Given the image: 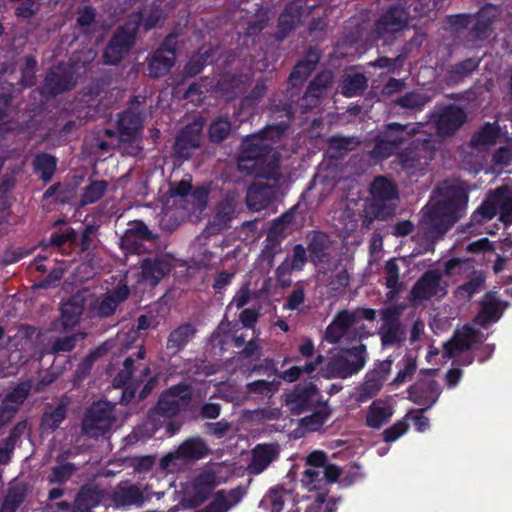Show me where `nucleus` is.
Segmentation results:
<instances>
[{
    "label": "nucleus",
    "instance_id": "f257e3e1",
    "mask_svg": "<svg viewBox=\"0 0 512 512\" xmlns=\"http://www.w3.org/2000/svg\"><path fill=\"white\" fill-rule=\"evenodd\" d=\"M283 131L278 125L267 126L241 142L237 165L239 171L255 178L246 194V203L254 211L266 209L276 197L280 155L270 141L280 138Z\"/></svg>",
    "mask_w": 512,
    "mask_h": 512
},
{
    "label": "nucleus",
    "instance_id": "f03ea898",
    "mask_svg": "<svg viewBox=\"0 0 512 512\" xmlns=\"http://www.w3.org/2000/svg\"><path fill=\"white\" fill-rule=\"evenodd\" d=\"M440 199L422 209L421 225L426 240L435 242L441 239L462 217L465 216L469 189L464 181L444 180L434 190Z\"/></svg>",
    "mask_w": 512,
    "mask_h": 512
},
{
    "label": "nucleus",
    "instance_id": "7ed1b4c3",
    "mask_svg": "<svg viewBox=\"0 0 512 512\" xmlns=\"http://www.w3.org/2000/svg\"><path fill=\"white\" fill-rule=\"evenodd\" d=\"M371 201L367 207L369 221L387 220L394 216L399 192L396 184L386 176H377L370 185Z\"/></svg>",
    "mask_w": 512,
    "mask_h": 512
},
{
    "label": "nucleus",
    "instance_id": "20e7f679",
    "mask_svg": "<svg viewBox=\"0 0 512 512\" xmlns=\"http://www.w3.org/2000/svg\"><path fill=\"white\" fill-rule=\"evenodd\" d=\"M419 127L410 124L390 122L373 138L374 146L369 152L372 159L386 160L400 150L409 138L415 136Z\"/></svg>",
    "mask_w": 512,
    "mask_h": 512
},
{
    "label": "nucleus",
    "instance_id": "39448f33",
    "mask_svg": "<svg viewBox=\"0 0 512 512\" xmlns=\"http://www.w3.org/2000/svg\"><path fill=\"white\" fill-rule=\"evenodd\" d=\"M435 155V141L431 137L416 138L398 152L397 161L408 176L418 177L426 173Z\"/></svg>",
    "mask_w": 512,
    "mask_h": 512
},
{
    "label": "nucleus",
    "instance_id": "423d86ee",
    "mask_svg": "<svg viewBox=\"0 0 512 512\" xmlns=\"http://www.w3.org/2000/svg\"><path fill=\"white\" fill-rule=\"evenodd\" d=\"M192 400V387L182 381L161 392L156 404L148 411V418L156 421L159 417L173 419L185 410Z\"/></svg>",
    "mask_w": 512,
    "mask_h": 512
},
{
    "label": "nucleus",
    "instance_id": "0eeeda50",
    "mask_svg": "<svg viewBox=\"0 0 512 512\" xmlns=\"http://www.w3.org/2000/svg\"><path fill=\"white\" fill-rule=\"evenodd\" d=\"M178 36L168 34L159 47L147 58V71L151 78H161L170 73L176 63Z\"/></svg>",
    "mask_w": 512,
    "mask_h": 512
},
{
    "label": "nucleus",
    "instance_id": "6e6552de",
    "mask_svg": "<svg viewBox=\"0 0 512 512\" xmlns=\"http://www.w3.org/2000/svg\"><path fill=\"white\" fill-rule=\"evenodd\" d=\"M286 405L293 415H300L327 403L313 382L298 383L286 394Z\"/></svg>",
    "mask_w": 512,
    "mask_h": 512
},
{
    "label": "nucleus",
    "instance_id": "1a4fd4ad",
    "mask_svg": "<svg viewBox=\"0 0 512 512\" xmlns=\"http://www.w3.org/2000/svg\"><path fill=\"white\" fill-rule=\"evenodd\" d=\"M366 360V346L360 344L330 359L327 370L332 377L345 379L358 373L365 366Z\"/></svg>",
    "mask_w": 512,
    "mask_h": 512
},
{
    "label": "nucleus",
    "instance_id": "9d476101",
    "mask_svg": "<svg viewBox=\"0 0 512 512\" xmlns=\"http://www.w3.org/2000/svg\"><path fill=\"white\" fill-rule=\"evenodd\" d=\"M136 36L137 27L130 28L129 23L117 28L103 50L104 64L118 65L135 44Z\"/></svg>",
    "mask_w": 512,
    "mask_h": 512
},
{
    "label": "nucleus",
    "instance_id": "9b49d317",
    "mask_svg": "<svg viewBox=\"0 0 512 512\" xmlns=\"http://www.w3.org/2000/svg\"><path fill=\"white\" fill-rule=\"evenodd\" d=\"M114 419L113 407L108 402H95L84 415L82 430L91 437L104 435L110 430Z\"/></svg>",
    "mask_w": 512,
    "mask_h": 512
},
{
    "label": "nucleus",
    "instance_id": "f8f14e48",
    "mask_svg": "<svg viewBox=\"0 0 512 512\" xmlns=\"http://www.w3.org/2000/svg\"><path fill=\"white\" fill-rule=\"evenodd\" d=\"M76 84L77 78L73 68L64 63H58L47 70L41 91L44 96L56 97L72 90Z\"/></svg>",
    "mask_w": 512,
    "mask_h": 512
},
{
    "label": "nucleus",
    "instance_id": "ddd939ff",
    "mask_svg": "<svg viewBox=\"0 0 512 512\" xmlns=\"http://www.w3.org/2000/svg\"><path fill=\"white\" fill-rule=\"evenodd\" d=\"M401 313V307L395 305L381 310L382 324L378 334L384 347L399 346L406 341V331L400 320Z\"/></svg>",
    "mask_w": 512,
    "mask_h": 512
},
{
    "label": "nucleus",
    "instance_id": "4468645a",
    "mask_svg": "<svg viewBox=\"0 0 512 512\" xmlns=\"http://www.w3.org/2000/svg\"><path fill=\"white\" fill-rule=\"evenodd\" d=\"M409 14L400 4L388 6L375 20L373 33L377 39H384L403 31L408 25Z\"/></svg>",
    "mask_w": 512,
    "mask_h": 512
},
{
    "label": "nucleus",
    "instance_id": "2eb2a0df",
    "mask_svg": "<svg viewBox=\"0 0 512 512\" xmlns=\"http://www.w3.org/2000/svg\"><path fill=\"white\" fill-rule=\"evenodd\" d=\"M139 282L152 288L167 277L172 271L170 259L163 254H154L143 257L140 262Z\"/></svg>",
    "mask_w": 512,
    "mask_h": 512
},
{
    "label": "nucleus",
    "instance_id": "dca6fc26",
    "mask_svg": "<svg viewBox=\"0 0 512 512\" xmlns=\"http://www.w3.org/2000/svg\"><path fill=\"white\" fill-rule=\"evenodd\" d=\"M237 208V194L233 191L226 192L215 208V214L206 225L205 232L208 236L217 235L230 227L235 217Z\"/></svg>",
    "mask_w": 512,
    "mask_h": 512
},
{
    "label": "nucleus",
    "instance_id": "f3484780",
    "mask_svg": "<svg viewBox=\"0 0 512 512\" xmlns=\"http://www.w3.org/2000/svg\"><path fill=\"white\" fill-rule=\"evenodd\" d=\"M210 450L207 443L199 436L190 437L184 440L173 452L165 455L160 460V466L168 469L171 463L176 460L197 461L203 459L209 454Z\"/></svg>",
    "mask_w": 512,
    "mask_h": 512
},
{
    "label": "nucleus",
    "instance_id": "a211bd4d",
    "mask_svg": "<svg viewBox=\"0 0 512 512\" xmlns=\"http://www.w3.org/2000/svg\"><path fill=\"white\" fill-rule=\"evenodd\" d=\"M437 133L442 137L454 135L466 122L467 115L463 108L448 104L432 117Z\"/></svg>",
    "mask_w": 512,
    "mask_h": 512
},
{
    "label": "nucleus",
    "instance_id": "6ab92c4d",
    "mask_svg": "<svg viewBox=\"0 0 512 512\" xmlns=\"http://www.w3.org/2000/svg\"><path fill=\"white\" fill-rule=\"evenodd\" d=\"M407 393L410 401L422 406L417 412L424 413L437 402L441 389L436 380L421 379L411 385L407 389Z\"/></svg>",
    "mask_w": 512,
    "mask_h": 512
},
{
    "label": "nucleus",
    "instance_id": "aec40b11",
    "mask_svg": "<svg viewBox=\"0 0 512 512\" xmlns=\"http://www.w3.org/2000/svg\"><path fill=\"white\" fill-rule=\"evenodd\" d=\"M392 360L386 359L374 365V368L365 375L360 388V399L367 400L374 397L383 387L385 380L391 372Z\"/></svg>",
    "mask_w": 512,
    "mask_h": 512
},
{
    "label": "nucleus",
    "instance_id": "412c9836",
    "mask_svg": "<svg viewBox=\"0 0 512 512\" xmlns=\"http://www.w3.org/2000/svg\"><path fill=\"white\" fill-rule=\"evenodd\" d=\"M130 295L127 285H119L111 292L104 294L98 298L94 305L90 307L91 312L100 319L113 316L118 306L126 301Z\"/></svg>",
    "mask_w": 512,
    "mask_h": 512
},
{
    "label": "nucleus",
    "instance_id": "4be33fe9",
    "mask_svg": "<svg viewBox=\"0 0 512 512\" xmlns=\"http://www.w3.org/2000/svg\"><path fill=\"white\" fill-rule=\"evenodd\" d=\"M200 145L201 126L195 123L189 124L182 128L177 134L174 144V153L180 158L189 159Z\"/></svg>",
    "mask_w": 512,
    "mask_h": 512
},
{
    "label": "nucleus",
    "instance_id": "5701e85b",
    "mask_svg": "<svg viewBox=\"0 0 512 512\" xmlns=\"http://www.w3.org/2000/svg\"><path fill=\"white\" fill-rule=\"evenodd\" d=\"M280 449L278 444L261 443L251 450V461L247 471L251 475H258L265 471L271 463L279 458Z\"/></svg>",
    "mask_w": 512,
    "mask_h": 512
},
{
    "label": "nucleus",
    "instance_id": "b1692460",
    "mask_svg": "<svg viewBox=\"0 0 512 512\" xmlns=\"http://www.w3.org/2000/svg\"><path fill=\"white\" fill-rule=\"evenodd\" d=\"M333 74L330 70H323L309 82L301 99V106L307 110L317 107L323 92L331 85Z\"/></svg>",
    "mask_w": 512,
    "mask_h": 512
},
{
    "label": "nucleus",
    "instance_id": "393cba45",
    "mask_svg": "<svg viewBox=\"0 0 512 512\" xmlns=\"http://www.w3.org/2000/svg\"><path fill=\"white\" fill-rule=\"evenodd\" d=\"M477 333V330L469 325H465L462 330H456L452 338L443 345L444 356L451 359L470 350L472 344L476 342Z\"/></svg>",
    "mask_w": 512,
    "mask_h": 512
},
{
    "label": "nucleus",
    "instance_id": "a878e982",
    "mask_svg": "<svg viewBox=\"0 0 512 512\" xmlns=\"http://www.w3.org/2000/svg\"><path fill=\"white\" fill-rule=\"evenodd\" d=\"M307 250L310 260L314 264H326L331 260V239L322 231H313L307 236Z\"/></svg>",
    "mask_w": 512,
    "mask_h": 512
},
{
    "label": "nucleus",
    "instance_id": "bb28decb",
    "mask_svg": "<svg viewBox=\"0 0 512 512\" xmlns=\"http://www.w3.org/2000/svg\"><path fill=\"white\" fill-rule=\"evenodd\" d=\"M319 60L320 56L318 52L310 48L306 54L294 65L288 78L289 85L292 87H298L302 85L315 70Z\"/></svg>",
    "mask_w": 512,
    "mask_h": 512
},
{
    "label": "nucleus",
    "instance_id": "cd10ccee",
    "mask_svg": "<svg viewBox=\"0 0 512 512\" xmlns=\"http://www.w3.org/2000/svg\"><path fill=\"white\" fill-rule=\"evenodd\" d=\"M441 282V275L436 270L426 271L411 289L412 299L418 301L429 300L437 295Z\"/></svg>",
    "mask_w": 512,
    "mask_h": 512
},
{
    "label": "nucleus",
    "instance_id": "c85d7f7f",
    "mask_svg": "<svg viewBox=\"0 0 512 512\" xmlns=\"http://www.w3.org/2000/svg\"><path fill=\"white\" fill-rule=\"evenodd\" d=\"M111 499L116 507H128L141 505L144 501V496L137 484L120 482L113 490Z\"/></svg>",
    "mask_w": 512,
    "mask_h": 512
},
{
    "label": "nucleus",
    "instance_id": "c756f323",
    "mask_svg": "<svg viewBox=\"0 0 512 512\" xmlns=\"http://www.w3.org/2000/svg\"><path fill=\"white\" fill-rule=\"evenodd\" d=\"M197 330L191 323H183L173 329L166 341V350L170 356L179 354L194 338Z\"/></svg>",
    "mask_w": 512,
    "mask_h": 512
},
{
    "label": "nucleus",
    "instance_id": "7c9ffc66",
    "mask_svg": "<svg viewBox=\"0 0 512 512\" xmlns=\"http://www.w3.org/2000/svg\"><path fill=\"white\" fill-rule=\"evenodd\" d=\"M85 298L80 294L72 295L61 305V324L64 329L74 328L84 312Z\"/></svg>",
    "mask_w": 512,
    "mask_h": 512
},
{
    "label": "nucleus",
    "instance_id": "2f4dec72",
    "mask_svg": "<svg viewBox=\"0 0 512 512\" xmlns=\"http://www.w3.org/2000/svg\"><path fill=\"white\" fill-rule=\"evenodd\" d=\"M394 414L393 407L383 401H373L367 409L365 424L371 429H380L387 424Z\"/></svg>",
    "mask_w": 512,
    "mask_h": 512
},
{
    "label": "nucleus",
    "instance_id": "473e14b6",
    "mask_svg": "<svg viewBox=\"0 0 512 512\" xmlns=\"http://www.w3.org/2000/svg\"><path fill=\"white\" fill-rule=\"evenodd\" d=\"M103 492L97 487L83 485L76 494L72 512H91L103 499Z\"/></svg>",
    "mask_w": 512,
    "mask_h": 512
},
{
    "label": "nucleus",
    "instance_id": "72a5a7b5",
    "mask_svg": "<svg viewBox=\"0 0 512 512\" xmlns=\"http://www.w3.org/2000/svg\"><path fill=\"white\" fill-rule=\"evenodd\" d=\"M117 127L120 139L123 142H132L136 139L142 128V119L139 114L132 111H124L119 115Z\"/></svg>",
    "mask_w": 512,
    "mask_h": 512
},
{
    "label": "nucleus",
    "instance_id": "f704fd0d",
    "mask_svg": "<svg viewBox=\"0 0 512 512\" xmlns=\"http://www.w3.org/2000/svg\"><path fill=\"white\" fill-rule=\"evenodd\" d=\"M498 213L494 191H490L486 199L480 206L472 213L469 223L466 225L469 232H473L471 228L475 225H482L483 223L492 220Z\"/></svg>",
    "mask_w": 512,
    "mask_h": 512
},
{
    "label": "nucleus",
    "instance_id": "c9c22d12",
    "mask_svg": "<svg viewBox=\"0 0 512 512\" xmlns=\"http://www.w3.org/2000/svg\"><path fill=\"white\" fill-rule=\"evenodd\" d=\"M498 213L494 191H490L486 199L480 206L472 213L469 223L466 225L469 232H473L471 228L475 225H482L483 223L492 220Z\"/></svg>",
    "mask_w": 512,
    "mask_h": 512
},
{
    "label": "nucleus",
    "instance_id": "e433bc0d",
    "mask_svg": "<svg viewBox=\"0 0 512 512\" xmlns=\"http://www.w3.org/2000/svg\"><path fill=\"white\" fill-rule=\"evenodd\" d=\"M57 158L47 152L37 153L32 161V168L35 174H39V178L43 183H49L56 170Z\"/></svg>",
    "mask_w": 512,
    "mask_h": 512
},
{
    "label": "nucleus",
    "instance_id": "4c0bfd02",
    "mask_svg": "<svg viewBox=\"0 0 512 512\" xmlns=\"http://www.w3.org/2000/svg\"><path fill=\"white\" fill-rule=\"evenodd\" d=\"M481 59L476 57L466 58L450 67L447 71L449 84H459L478 69Z\"/></svg>",
    "mask_w": 512,
    "mask_h": 512
},
{
    "label": "nucleus",
    "instance_id": "58836bf2",
    "mask_svg": "<svg viewBox=\"0 0 512 512\" xmlns=\"http://www.w3.org/2000/svg\"><path fill=\"white\" fill-rule=\"evenodd\" d=\"M432 100L431 96L420 90H413L405 93L393 101L395 106L413 112L422 111Z\"/></svg>",
    "mask_w": 512,
    "mask_h": 512
},
{
    "label": "nucleus",
    "instance_id": "ea45409f",
    "mask_svg": "<svg viewBox=\"0 0 512 512\" xmlns=\"http://www.w3.org/2000/svg\"><path fill=\"white\" fill-rule=\"evenodd\" d=\"M215 49L212 47H201L195 54H193L183 69L185 77H195L200 74L209 60L214 56Z\"/></svg>",
    "mask_w": 512,
    "mask_h": 512
},
{
    "label": "nucleus",
    "instance_id": "a19ab883",
    "mask_svg": "<svg viewBox=\"0 0 512 512\" xmlns=\"http://www.w3.org/2000/svg\"><path fill=\"white\" fill-rule=\"evenodd\" d=\"M498 136V125L496 123L486 122L479 130L473 133L470 146L475 149L491 146L496 143Z\"/></svg>",
    "mask_w": 512,
    "mask_h": 512
},
{
    "label": "nucleus",
    "instance_id": "79ce46f5",
    "mask_svg": "<svg viewBox=\"0 0 512 512\" xmlns=\"http://www.w3.org/2000/svg\"><path fill=\"white\" fill-rule=\"evenodd\" d=\"M368 87V79L363 73L347 74L340 85L341 94L346 98L361 95Z\"/></svg>",
    "mask_w": 512,
    "mask_h": 512
},
{
    "label": "nucleus",
    "instance_id": "37998d69",
    "mask_svg": "<svg viewBox=\"0 0 512 512\" xmlns=\"http://www.w3.org/2000/svg\"><path fill=\"white\" fill-rule=\"evenodd\" d=\"M494 191L499 219L505 224L512 223V191L506 186H500Z\"/></svg>",
    "mask_w": 512,
    "mask_h": 512
},
{
    "label": "nucleus",
    "instance_id": "c03bdc74",
    "mask_svg": "<svg viewBox=\"0 0 512 512\" xmlns=\"http://www.w3.org/2000/svg\"><path fill=\"white\" fill-rule=\"evenodd\" d=\"M385 285L389 289L387 293L388 299H393L403 288V284L399 282L400 267L397 258H390L384 266Z\"/></svg>",
    "mask_w": 512,
    "mask_h": 512
},
{
    "label": "nucleus",
    "instance_id": "a18cd8bd",
    "mask_svg": "<svg viewBox=\"0 0 512 512\" xmlns=\"http://www.w3.org/2000/svg\"><path fill=\"white\" fill-rule=\"evenodd\" d=\"M231 129L232 124L229 118L219 116L209 124L208 139L213 144H220L229 137Z\"/></svg>",
    "mask_w": 512,
    "mask_h": 512
},
{
    "label": "nucleus",
    "instance_id": "49530a36",
    "mask_svg": "<svg viewBox=\"0 0 512 512\" xmlns=\"http://www.w3.org/2000/svg\"><path fill=\"white\" fill-rule=\"evenodd\" d=\"M162 18V12L160 9L155 8L152 9L148 14L144 15L142 12L132 13L129 17V20L126 23H129V27L136 26L137 31L139 27L142 25L145 31H149L156 27L159 21Z\"/></svg>",
    "mask_w": 512,
    "mask_h": 512
},
{
    "label": "nucleus",
    "instance_id": "de8ad7c7",
    "mask_svg": "<svg viewBox=\"0 0 512 512\" xmlns=\"http://www.w3.org/2000/svg\"><path fill=\"white\" fill-rule=\"evenodd\" d=\"M311 411L313 412L310 415L301 419L302 426L306 427L310 431L320 429L327 422L332 413L328 403L320 405Z\"/></svg>",
    "mask_w": 512,
    "mask_h": 512
},
{
    "label": "nucleus",
    "instance_id": "09e8293b",
    "mask_svg": "<svg viewBox=\"0 0 512 512\" xmlns=\"http://www.w3.org/2000/svg\"><path fill=\"white\" fill-rule=\"evenodd\" d=\"M287 496L288 493L283 487L271 488L261 500L260 506L271 512H282Z\"/></svg>",
    "mask_w": 512,
    "mask_h": 512
},
{
    "label": "nucleus",
    "instance_id": "8fccbe9b",
    "mask_svg": "<svg viewBox=\"0 0 512 512\" xmlns=\"http://www.w3.org/2000/svg\"><path fill=\"white\" fill-rule=\"evenodd\" d=\"M217 485L216 474L211 470H205L195 477L193 488L197 495L205 499Z\"/></svg>",
    "mask_w": 512,
    "mask_h": 512
},
{
    "label": "nucleus",
    "instance_id": "3c124183",
    "mask_svg": "<svg viewBox=\"0 0 512 512\" xmlns=\"http://www.w3.org/2000/svg\"><path fill=\"white\" fill-rule=\"evenodd\" d=\"M76 470L75 464L71 462L55 465L51 468L47 481L49 484H65L72 478Z\"/></svg>",
    "mask_w": 512,
    "mask_h": 512
},
{
    "label": "nucleus",
    "instance_id": "603ef678",
    "mask_svg": "<svg viewBox=\"0 0 512 512\" xmlns=\"http://www.w3.org/2000/svg\"><path fill=\"white\" fill-rule=\"evenodd\" d=\"M67 415L66 406L62 403L58 404L51 412H45L42 416L41 426L44 430L54 432L65 420Z\"/></svg>",
    "mask_w": 512,
    "mask_h": 512
},
{
    "label": "nucleus",
    "instance_id": "864d4df0",
    "mask_svg": "<svg viewBox=\"0 0 512 512\" xmlns=\"http://www.w3.org/2000/svg\"><path fill=\"white\" fill-rule=\"evenodd\" d=\"M481 310L479 313V318L482 319L483 322H492L497 321L499 319V300L492 294V292H487L485 294V300L481 303Z\"/></svg>",
    "mask_w": 512,
    "mask_h": 512
},
{
    "label": "nucleus",
    "instance_id": "5fc2aeb1",
    "mask_svg": "<svg viewBox=\"0 0 512 512\" xmlns=\"http://www.w3.org/2000/svg\"><path fill=\"white\" fill-rule=\"evenodd\" d=\"M107 187L108 183L105 180L91 181L90 184L84 188L81 195V203L83 205L96 203L103 197Z\"/></svg>",
    "mask_w": 512,
    "mask_h": 512
},
{
    "label": "nucleus",
    "instance_id": "6e6d98bb",
    "mask_svg": "<svg viewBox=\"0 0 512 512\" xmlns=\"http://www.w3.org/2000/svg\"><path fill=\"white\" fill-rule=\"evenodd\" d=\"M399 364H401L402 367L399 369L395 378L390 383L392 387H398L407 379H410L415 374L417 369L416 359L411 355H405Z\"/></svg>",
    "mask_w": 512,
    "mask_h": 512
},
{
    "label": "nucleus",
    "instance_id": "4d7b16f0",
    "mask_svg": "<svg viewBox=\"0 0 512 512\" xmlns=\"http://www.w3.org/2000/svg\"><path fill=\"white\" fill-rule=\"evenodd\" d=\"M485 283V275L482 271H473L469 280L458 287L459 294L465 295L468 299L479 293Z\"/></svg>",
    "mask_w": 512,
    "mask_h": 512
},
{
    "label": "nucleus",
    "instance_id": "13d9d810",
    "mask_svg": "<svg viewBox=\"0 0 512 512\" xmlns=\"http://www.w3.org/2000/svg\"><path fill=\"white\" fill-rule=\"evenodd\" d=\"M31 387V382H21L16 387H14L12 391L5 395L3 401L8 404H12L13 406H17V409L19 410V407L28 398Z\"/></svg>",
    "mask_w": 512,
    "mask_h": 512
},
{
    "label": "nucleus",
    "instance_id": "bf43d9fd",
    "mask_svg": "<svg viewBox=\"0 0 512 512\" xmlns=\"http://www.w3.org/2000/svg\"><path fill=\"white\" fill-rule=\"evenodd\" d=\"M36 68L37 61L34 56L27 55L25 57V62L23 67L21 68V78L20 84L23 87H32L36 83Z\"/></svg>",
    "mask_w": 512,
    "mask_h": 512
},
{
    "label": "nucleus",
    "instance_id": "052dcab7",
    "mask_svg": "<svg viewBox=\"0 0 512 512\" xmlns=\"http://www.w3.org/2000/svg\"><path fill=\"white\" fill-rule=\"evenodd\" d=\"M96 21V10L90 6L85 5L79 7L76 16V26L81 28L83 32L89 31V28Z\"/></svg>",
    "mask_w": 512,
    "mask_h": 512
},
{
    "label": "nucleus",
    "instance_id": "680f3d73",
    "mask_svg": "<svg viewBox=\"0 0 512 512\" xmlns=\"http://www.w3.org/2000/svg\"><path fill=\"white\" fill-rule=\"evenodd\" d=\"M24 501V493L19 489H10L0 507V512H16Z\"/></svg>",
    "mask_w": 512,
    "mask_h": 512
},
{
    "label": "nucleus",
    "instance_id": "e2e57ef3",
    "mask_svg": "<svg viewBox=\"0 0 512 512\" xmlns=\"http://www.w3.org/2000/svg\"><path fill=\"white\" fill-rule=\"evenodd\" d=\"M135 371V359L133 356H128L123 362V368L115 376L113 383L115 387L124 386L131 381Z\"/></svg>",
    "mask_w": 512,
    "mask_h": 512
},
{
    "label": "nucleus",
    "instance_id": "0e129e2a",
    "mask_svg": "<svg viewBox=\"0 0 512 512\" xmlns=\"http://www.w3.org/2000/svg\"><path fill=\"white\" fill-rule=\"evenodd\" d=\"M277 390V385L273 381L264 379L255 380L247 384V391L250 394L270 396Z\"/></svg>",
    "mask_w": 512,
    "mask_h": 512
},
{
    "label": "nucleus",
    "instance_id": "69168bd1",
    "mask_svg": "<svg viewBox=\"0 0 512 512\" xmlns=\"http://www.w3.org/2000/svg\"><path fill=\"white\" fill-rule=\"evenodd\" d=\"M350 283V277L346 270L338 272L328 283L329 291L334 295H341Z\"/></svg>",
    "mask_w": 512,
    "mask_h": 512
},
{
    "label": "nucleus",
    "instance_id": "338daca9",
    "mask_svg": "<svg viewBox=\"0 0 512 512\" xmlns=\"http://www.w3.org/2000/svg\"><path fill=\"white\" fill-rule=\"evenodd\" d=\"M408 429L409 425L405 420L397 421L392 426L383 431V440L386 443H392L404 435Z\"/></svg>",
    "mask_w": 512,
    "mask_h": 512
},
{
    "label": "nucleus",
    "instance_id": "774afa93",
    "mask_svg": "<svg viewBox=\"0 0 512 512\" xmlns=\"http://www.w3.org/2000/svg\"><path fill=\"white\" fill-rule=\"evenodd\" d=\"M356 322L355 314L348 310L338 312L332 324L343 334L350 329Z\"/></svg>",
    "mask_w": 512,
    "mask_h": 512
}]
</instances>
